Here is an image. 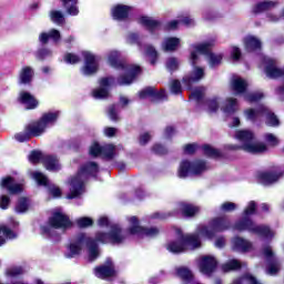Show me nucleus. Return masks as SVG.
Listing matches in <instances>:
<instances>
[{
	"instance_id": "51",
	"label": "nucleus",
	"mask_w": 284,
	"mask_h": 284,
	"mask_svg": "<svg viewBox=\"0 0 284 284\" xmlns=\"http://www.w3.org/2000/svg\"><path fill=\"white\" fill-rule=\"evenodd\" d=\"M166 70H169V72H174V70H179V59L176 58H169L166 60Z\"/></svg>"
},
{
	"instance_id": "4",
	"label": "nucleus",
	"mask_w": 284,
	"mask_h": 284,
	"mask_svg": "<svg viewBox=\"0 0 284 284\" xmlns=\"http://www.w3.org/2000/svg\"><path fill=\"white\" fill-rule=\"evenodd\" d=\"M255 212H256V202L254 201L248 202V204L244 210V219L236 222L233 225V230L235 232H245V231L252 232L253 234H257V236H261L265 241H272L276 233L272 231L270 226H265V225L258 226L254 224V222H252L250 217H247V216H252V214H254Z\"/></svg>"
},
{
	"instance_id": "50",
	"label": "nucleus",
	"mask_w": 284,
	"mask_h": 284,
	"mask_svg": "<svg viewBox=\"0 0 284 284\" xmlns=\"http://www.w3.org/2000/svg\"><path fill=\"white\" fill-rule=\"evenodd\" d=\"M203 150L206 156H212L213 159H219V156H221V151H219L217 149H214L211 145H204Z\"/></svg>"
},
{
	"instance_id": "58",
	"label": "nucleus",
	"mask_w": 284,
	"mask_h": 284,
	"mask_svg": "<svg viewBox=\"0 0 284 284\" xmlns=\"http://www.w3.org/2000/svg\"><path fill=\"white\" fill-rule=\"evenodd\" d=\"M9 205H10V197L8 195H1L0 196V207H1V210H8Z\"/></svg>"
},
{
	"instance_id": "61",
	"label": "nucleus",
	"mask_w": 284,
	"mask_h": 284,
	"mask_svg": "<svg viewBox=\"0 0 284 284\" xmlns=\"http://www.w3.org/2000/svg\"><path fill=\"white\" fill-rule=\"evenodd\" d=\"M153 152H155V154H165V152H168V149H165V146L161 144H155L153 146Z\"/></svg>"
},
{
	"instance_id": "53",
	"label": "nucleus",
	"mask_w": 284,
	"mask_h": 284,
	"mask_svg": "<svg viewBox=\"0 0 284 284\" xmlns=\"http://www.w3.org/2000/svg\"><path fill=\"white\" fill-rule=\"evenodd\" d=\"M170 90H171L172 94H181V92H182L181 82H179V80H172Z\"/></svg>"
},
{
	"instance_id": "62",
	"label": "nucleus",
	"mask_w": 284,
	"mask_h": 284,
	"mask_svg": "<svg viewBox=\"0 0 284 284\" xmlns=\"http://www.w3.org/2000/svg\"><path fill=\"white\" fill-rule=\"evenodd\" d=\"M185 154H194L196 152V144H187L184 146Z\"/></svg>"
},
{
	"instance_id": "55",
	"label": "nucleus",
	"mask_w": 284,
	"mask_h": 284,
	"mask_svg": "<svg viewBox=\"0 0 284 284\" xmlns=\"http://www.w3.org/2000/svg\"><path fill=\"white\" fill-rule=\"evenodd\" d=\"M79 227H90L92 225L93 221L90 217H81L77 221Z\"/></svg>"
},
{
	"instance_id": "63",
	"label": "nucleus",
	"mask_w": 284,
	"mask_h": 284,
	"mask_svg": "<svg viewBox=\"0 0 284 284\" xmlns=\"http://www.w3.org/2000/svg\"><path fill=\"white\" fill-rule=\"evenodd\" d=\"M116 134V129L115 128H105L104 129V136L112 138Z\"/></svg>"
},
{
	"instance_id": "31",
	"label": "nucleus",
	"mask_w": 284,
	"mask_h": 284,
	"mask_svg": "<svg viewBox=\"0 0 284 284\" xmlns=\"http://www.w3.org/2000/svg\"><path fill=\"white\" fill-rule=\"evenodd\" d=\"M231 90L235 92V94H245L247 90V81L239 75H234L231 79Z\"/></svg>"
},
{
	"instance_id": "47",
	"label": "nucleus",
	"mask_w": 284,
	"mask_h": 284,
	"mask_svg": "<svg viewBox=\"0 0 284 284\" xmlns=\"http://www.w3.org/2000/svg\"><path fill=\"white\" fill-rule=\"evenodd\" d=\"M241 267V262L237 260H231L223 264L222 270L223 272H232V270H239Z\"/></svg>"
},
{
	"instance_id": "52",
	"label": "nucleus",
	"mask_w": 284,
	"mask_h": 284,
	"mask_svg": "<svg viewBox=\"0 0 284 284\" xmlns=\"http://www.w3.org/2000/svg\"><path fill=\"white\" fill-rule=\"evenodd\" d=\"M64 61L65 63H70L71 65H74L75 63H79L81 61V58L74 53H67L64 54Z\"/></svg>"
},
{
	"instance_id": "48",
	"label": "nucleus",
	"mask_w": 284,
	"mask_h": 284,
	"mask_svg": "<svg viewBox=\"0 0 284 284\" xmlns=\"http://www.w3.org/2000/svg\"><path fill=\"white\" fill-rule=\"evenodd\" d=\"M14 139L16 141H18V143H24V141H30V139H32V135L28 131V126H26L24 131L17 133L14 135Z\"/></svg>"
},
{
	"instance_id": "18",
	"label": "nucleus",
	"mask_w": 284,
	"mask_h": 284,
	"mask_svg": "<svg viewBox=\"0 0 284 284\" xmlns=\"http://www.w3.org/2000/svg\"><path fill=\"white\" fill-rule=\"evenodd\" d=\"M31 176L38 183V185H43L44 187L49 185V193L51 194V196H53V199H59V196H61V189H59V186L54 184H50V180H48V176H45V174L39 171H34L31 173Z\"/></svg>"
},
{
	"instance_id": "24",
	"label": "nucleus",
	"mask_w": 284,
	"mask_h": 284,
	"mask_svg": "<svg viewBox=\"0 0 284 284\" xmlns=\"http://www.w3.org/2000/svg\"><path fill=\"white\" fill-rule=\"evenodd\" d=\"M115 274L116 271H114V264H112V261L110 260L106 261L105 265L94 268L97 278H112Z\"/></svg>"
},
{
	"instance_id": "3",
	"label": "nucleus",
	"mask_w": 284,
	"mask_h": 284,
	"mask_svg": "<svg viewBox=\"0 0 284 284\" xmlns=\"http://www.w3.org/2000/svg\"><path fill=\"white\" fill-rule=\"evenodd\" d=\"M209 45H214V41H204L191 45L190 63L192 65V70L190 74L185 75L182 80L184 88H186V90H191V93L195 90L192 89V84L199 83V81L205 79V69L199 67L201 61V57H199V54H205Z\"/></svg>"
},
{
	"instance_id": "11",
	"label": "nucleus",
	"mask_w": 284,
	"mask_h": 284,
	"mask_svg": "<svg viewBox=\"0 0 284 284\" xmlns=\"http://www.w3.org/2000/svg\"><path fill=\"white\" fill-rule=\"evenodd\" d=\"M72 225L70 217L63 213L60 209H57L52 216L49 219V225L42 226L43 234L52 236L53 230H65Z\"/></svg>"
},
{
	"instance_id": "26",
	"label": "nucleus",
	"mask_w": 284,
	"mask_h": 284,
	"mask_svg": "<svg viewBox=\"0 0 284 284\" xmlns=\"http://www.w3.org/2000/svg\"><path fill=\"white\" fill-rule=\"evenodd\" d=\"M206 41H213V44L207 47V51L204 53H199L200 54H204L206 57L207 63L210 65V68H216V65L221 64V61H223V55L221 53L216 54V53H212L210 52V50L212 48H214L216 40L215 39H211V40H206Z\"/></svg>"
},
{
	"instance_id": "22",
	"label": "nucleus",
	"mask_w": 284,
	"mask_h": 284,
	"mask_svg": "<svg viewBox=\"0 0 284 284\" xmlns=\"http://www.w3.org/2000/svg\"><path fill=\"white\" fill-rule=\"evenodd\" d=\"M282 176L283 173L278 171V169L274 171H263L257 174V179L263 185H272V183H276Z\"/></svg>"
},
{
	"instance_id": "5",
	"label": "nucleus",
	"mask_w": 284,
	"mask_h": 284,
	"mask_svg": "<svg viewBox=\"0 0 284 284\" xmlns=\"http://www.w3.org/2000/svg\"><path fill=\"white\" fill-rule=\"evenodd\" d=\"M108 63L111 68L121 70L122 74L118 78V85H130L136 79V74L141 73V67L125 64L121 61V52L116 50H111L106 54Z\"/></svg>"
},
{
	"instance_id": "45",
	"label": "nucleus",
	"mask_w": 284,
	"mask_h": 284,
	"mask_svg": "<svg viewBox=\"0 0 284 284\" xmlns=\"http://www.w3.org/2000/svg\"><path fill=\"white\" fill-rule=\"evenodd\" d=\"M50 17H51V21L53 23H57V26H62V23L65 22V18L63 17V12L61 11H51L50 13Z\"/></svg>"
},
{
	"instance_id": "19",
	"label": "nucleus",
	"mask_w": 284,
	"mask_h": 284,
	"mask_svg": "<svg viewBox=\"0 0 284 284\" xmlns=\"http://www.w3.org/2000/svg\"><path fill=\"white\" fill-rule=\"evenodd\" d=\"M197 265L201 274L210 276L216 270V258L212 255H205L197 260Z\"/></svg>"
},
{
	"instance_id": "25",
	"label": "nucleus",
	"mask_w": 284,
	"mask_h": 284,
	"mask_svg": "<svg viewBox=\"0 0 284 284\" xmlns=\"http://www.w3.org/2000/svg\"><path fill=\"white\" fill-rule=\"evenodd\" d=\"M0 187L8 190L9 194H21L23 191V184L14 183V179L6 176L1 180Z\"/></svg>"
},
{
	"instance_id": "36",
	"label": "nucleus",
	"mask_w": 284,
	"mask_h": 284,
	"mask_svg": "<svg viewBox=\"0 0 284 284\" xmlns=\"http://www.w3.org/2000/svg\"><path fill=\"white\" fill-rule=\"evenodd\" d=\"M244 47L246 52H256L261 50V40L254 36H247L244 38Z\"/></svg>"
},
{
	"instance_id": "12",
	"label": "nucleus",
	"mask_w": 284,
	"mask_h": 284,
	"mask_svg": "<svg viewBox=\"0 0 284 284\" xmlns=\"http://www.w3.org/2000/svg\"><path fill=\"white\" fill-rule=\"evenodd\" d=\"M262 63L268 79H283L282 85L277 89V94H284V68H278L276 60L272 58L262 57Z\"/></svg>"
},
{
	"instance_id": "41",
	"label": "nucleus",
	"mask_w": 284,
	"mask_h": 284,
	"mask_svg": "<svg viewBox=\"0 0 284 284\" xmlns=\"http://www.w3.org/2000/svg\"><path fill=\"white\" fill-rule=\"evenodd\" d=\"M276 6H278V1H263V2H258L254 8H253V12L255 14H258V12H265L266 10H273V8H276Z\"/></svg>"
},
{
	"instance_id": "16",
	"label": "nucleus",
	"mask_w": 284,
	"mask_h": 284,
	"mask_svg": "<svg viewBox=\"0 0 284 284\" xmlns=\"http://www.w3.org/2000/svg\"><path fill=\"white\" fill-rule=\"evenodd\" d=\"M119 148L113 144H105L101 146L99 143L93 142L89 149L91 156H103V159H114Z\"/></svg>"
},
{
	"instance_id": "32",
	"label": "nucleus",
	"mask_w": 284,
	"mask_h": 284,
	"mask_svg": "<svg viewBox=\"0 0 284 284\" xmlns=\"http://www.w3.org/2000/svg\"><path fill=\"white\" fill-rule=\"evenodd\" d=\"M221 110L226 116L239 112V100L234 98H227L225 102H222Z\"/></svg>"
},
{
	"instance_id": "56",
	"label": "nucleus",
	"mask_w": 284,
	"mask_h": 284,
	"mask_svg": "<svg viewBox=\"0 0 284 284\" xmlns=\"http://www.w3.org/2000/svg\"><path fill=\"white\" fill-rule=\"evenodd\" d=\"M222 212H234L236 210V204L232 202H225L221 205Z\"/></svg>"
},
{
	"instance_id": "42",
	"label": "nucleus",
	"mask_w": 284,
	"mask_h": 284,
	"mask_svg": "<svg viewBox=\"0 0 284 284\" xmlns=\"http://www.w3.org/2000/svg\"><path fill=\"white\" fill-rule=\"evenodd\" d=\"M140 23L144 26V28H148L151 32L156 30L159 28V21L148 17V16H142L140 18Z\"/></svg>"
},
{
	"instance_id": "15",
	"label": "nucleus",
	"mask_w": 284,
	"mask_h": 284,
	"mask_svg": "<svg viewBox=\"0 0 284 284\" xmlns=\"http://www.w3.org/2000/svg\"><path fill=\"white\" fill-rule=\"evenodd\" d=\"M160 230L158 227L144 229L139 225V219L136 216L129 217V234L136 236H158Z\"/></svg>"
},
{
	"instance_id": "23",
	"label": "nucleus",
	"mask_w": 284,
	"mask_h": 284,
	"mask_svg": "<svg viewBox=\"0 0 284 284\" xmlns=\"http://www.w3.org/2000/svg\"><path fill=\"white\" fill-rule=\"evenodd\" d=\"M19 103L24 105L27 110H34V108L39 106V101L34 95H32L28 91H20L19 97H18Z\"/></svg>"
},
{
	"instance_id": "35",
	"label": "nucleus",
	"mask_w": 284,
	"mask_h": 284,
	"mask_svg": "<svg viewBox=\"0 0 284 284\" xmlns=\"http://www.w3.org/2000/svg\"><path fill=\"white\" fill-rule=\"evenodd\" d=\"M180 45L181 39L176 37H168L162 42V50H164V52H174L175 50H179Z\"/></svg>"
},
{
	"instance_id": "30",
	"label": "nucleus",
	"mask_w": 284,
	"mask_h": 284,
	"mask_svg": "<svg viewBox=\"0 0 284 284\" xmlns=\"http://www.w3.org/2000/svg\"><path fill=\"white\" fill-rule=\"evenodd\" d=\"M17 239V232L6 224H0V247Z\"/></svg>"
},
{
	"instance_id": "17",
	"label": "nucleus",
	"mask_w": 284,
	"mask_h": 284,
	"mask_svg": "<svg viewBox=\"0 0 284 284\" xmlns=\"http://www.w3.org/2000/svg\"><path fill=\"white\" fill-rule=\"evenodd\" d=\"M82 57L84 60V64L81 68V72L84 77H90L95 74L99 70V57L94 55V53L90 51H83Z\"/></svg>"
},
{
	"instance_id": "6",
	"label": "nucleus",
	"mask_w": 284,
	"mask_h": 284,
	"mask_svg": "<svg viewBox=\"0 0 284 284\" xmlns=\"http://www.w3.org/2000/svg\"><path fill=\"white\" fill-rule=\"evenodd\" d=\"M99 172V165L94 162L84 164L78 173L69 180V193L67 199H78L83 192H85V180L88 176H97Z\"/></svg>"
},
{
	"instance_id": "59",
	"label": "nucleus",
	"mask_w": 284,
	"mask_h": 284,
	"mask_svg": "<svg viewBox=\"0 0 284 284\" xmlns=\"http://www.w3.org/2000/svg\"><path fill=\"white\" fill-rule=\"evenodd\" d=\"M109 118L111 119V121H119V115H116V106H110L109 108Z\"/></svg>"
},
{
	"instance_id": "9",
	"label": "nucleus",
	"mask_w": 284,
	"mask_h": 284,
	"mask_svg": "<svg viewBox=\"0 0 284 284\" xmlns=\"http://www.w3.org/2000/svg\"><path fill=\"white\" fill-rule=\"evenodd\" d=\"M59 119V112L44 113L38 121L31 122L27 125V132L31 136H41L47 128H52Z\"/></svg>"
},
{
	"instance_id": "10",
	"label": "nucleus",
	"mask_w": 284,
	"mask_h": 284,
	"mask_svg": "<svg viewBox=\"0 0 284 284\" xmlns=\"http://www.w3.org/2000/svg\"><path fill=\"white\" fill-rule=\"evenodd\" d=\"M207 172V163L203 160H195L193 162L184 160L180 163L178 170V176L180 179H186V176H196Z\"/></svg>"
},
{
	"instance_id": "1",
	"label": "nucleus",
	"mask_w": 284,
	"mask_h": 284,
	"mask_svg": "<svg viewBox=\"0 0 284 284\" xmlns=\"http://www.w3.org/2000/svg\"><path fill=\"white\" fill-rule=\"evenodd\" d=\"M98 225L99 227H110V232H98L95 237L87 236L83 233L79 234L69 245V253L67 254L69 258L81 254L83 247H88L89 261H97L99 258V243L119 245L128 239V232L121 230L118 224H112L108 216H101L98 220Z\"/></svg>"
},
{
	"instance_id": "33",
	"label": "nucleus",
	"mask_w": 284,
	"mask_h": 284,
	"mask_svg": "<svg viewBox=\"0 0 284 284\" xmlns=\"http://www.w3.org/2000/svg\"><path fill=\"white\" fill-rule=\"evenodd\" d=\"M265 105H261L257 109H245L243 114L246 121H251V123H256L260 116H263L265 110Z\"/></svg>"
},
{
	"instance_id": "54",
	"label": "nucleus",
	"mask_w": 284,
	"mask_h": 284,
	"mask_svg": "<svg viewBox=\"0 0 284 284\" xmlns=\"http://www.w3.org/2000/svg\"><path fill=\"white\" fill-rule=\"evenodd\" d=\"M264 139L266 141V143H268V145H278V138H276V135L272 134V133H267L264 135Z\"/></svg>"
},
{
	"instance_id": "34",
	"label": "nucleus",
	"mask_w": 284,
	"mask_h": 284,
	"mask_svg": "<svg viewBox=\"0 0 284 284\" xmlns=\"http://www.w3.org/2000/svg\"><path fill=\"white\" fill-rule=\"evenodd\" d=\"M32 79H34V69L32 67H22L19 72V83L28 85L32 83Z\"/></svg>"
},
{
	"instance_id": "21",
	"label": "nucleus",
	"mask_w": 284,
	"mask_h": 284,
	"mask_svg": "<svg viewBox=\"0 0 284 284\" xmlns=\"http://www.w3.org/2000/svg\"><path fill=\"white\" fill-rule=\"evenodd\" d=\"M262 252L263 256L271 262L268 264L266 273L270 274V276H275V274H278V270H281V266L278 265V262H276L274 251H272L271 246H265Z\"/></svg>"
},
{
	"instance_id": "44",
	"label": "nucleus",
	"mask_w": 284,
	"mask_h": 284,
	"mask_svg": "<svg viewBox=\"0 0 284 284\" xmlns=\"http://www.w3.org/2000/svg\"><path fill=\"white\" fill-rule=\"evenodd\" d=\"M29 209H30V201L26 197H20L16 205V212H18V214H23L28 212Z\"/></svg>"
},
{
	"instance_id": "49",
	"label": "nucleus",
	"mask_w": 284,
	"mask_h": 284,
	"mask_svg": "<svg viewBox=\"0 0 284 284\" xmlns=\"http://www.w3.org/2000/svg\"><path fill=\"white\" fill-rule=\"evenodd\" d=\"M232 284H260L256 277L246 274L240 280H235Z\"/></svg>"
},
{
	"instance_id": "29",
	"label": "nucleus",
	"mask_w": 284,
	"mask_h": 284,
	"mask_svg": "<svg viewBox=\"0 0 284 284\" xmlns=\"http://www.w3.org/2000/svg\"><path fill=\"white\" fill-rule=\"evenodd\" d=\"M231 247L234 252H250V250H252V242L243 237L235 236L231 240Z\"/></svg>"
},
{
	"instance_id": "8",
	"label": "nucleus",
	"mask_w": 284,
	"mask_h": 284,
	"mask_svg": "<svg viewBox=\"0 0 284 284\" xmlns=\"http://www.w3.org/2000/svg\"><path fill=\"white\" fill-rule=\"evenodd\" d=\"M205 97V88L199 87L193 90L190 94L191 101H197L200 108L207 112L209 114H216L223 105V100L220 97H213L209 100L203 101Z\"/></svg>"
},
{
	"instance_id": "60",
	"label": "nucleus",
	"mask_w": 284,
	"mask_h": 284,
	"mask_svg": "<svg viewBox=\"0 0 284 284\" xmlns=\"http://www.w3.org/2000/svg\"><path fill=\"white\" fill-rule=\"evenodd\" d=\"M52 54V51L48 49H42L38 52V59H48Z\"/></svg>"
},
{
	"instance_id": "13",
	"label": "nucleus",
	"mask_w": 284,
	"mask_h": 284,
	"mask_svg": "<svg viewBox=\"0 0 284 284\" xmlns=\"http://www.w3.org/2000/svg\"><path fill=\"white\" fill-rule=\"evenodd\" d=\"M29 161L30 163H39V161H42L49 172H59V170H61V164L55 156L44 155L41 151H32L29 155Z\"/></svg>"
},
{
	"instance_id": "7",
	"label": "nucleus",
	"mask_w": 284,
	"mask_h": 284,
	"mask_svg": "<svg viewBox=\"0 0 284 284\" xmlns=\"http://www.w3.org/2000/svg\"><path fill=\"white\" fill-rule=\"evenodd\" d=\"M235 139L240 142V149L250 154H263L267 152V145L263 142L256 141L254 132L251 130H237Z\"/></svg>"
},
{
	"instance_id": "20",
	"label": "nucleus",
	"mask_w": 284,
	"mask_h": 284,
	"mask_svg": "<svg viewBox=\"0 0 284 284\" xmlns=\"http://www.w3.org/2000/svg\"><path fill=\"white\" fill-rule=\"evenodd\" d=\"M112 85H114V78H102L100 80V87L92 92L94 99H108Z\"/></svg>"
},
{
	"instance_id": "64",
	"label": "nucleus",
	"mask_w": 284,
	"mask_h": 284,
	"mask_svg": "<svg viewBox=\"0 0 284 284\" xmlns=\"http://www.w3.org/2000/svg\"><path fill=\"white\" fill-rule=\"evenodd\" d=\"M150 139H152V136L150 135V133H144L140 136V144L141 145H145V143H148V141H150Z\"/></svg>"
},
{
	"instance_id": "57",
	"label": "nucleus",
	"mask_w": 284,
	"mask_h": 284,
	"mask_svg": "<svg viewBox=\"0 0 284 284\" xmlns=\"http://www.w3.org/2000/svg\"><path fill=\"white\" fill-rule=\"evenodd\" d=\"M231 57L233 61H239L241 59V49L239 47H232Z\"/></svg>"
},
{
	"instance_id": "28",
	"label": "nucleus",
	"mask_w": 284,
	"mask_h": 284,
	"mask_svg": "<svg viewBox=\"0 0 284 284\" xmlns=\"http://www.w3.org/2000/svg\"><path fill=\"white\" fill-rule=\"evenodd\" d=\"M140 99H152V101H161L165 99V91H156L154 88H146L139 92Z\"/></svg>"
},
{
	"instance_id": "39",
	"label": "nucleus",
	"mask_w": 284,
	"mask_h": 284,
	"mask_svg": "<svg viewBox=\"0 0 284 284\" xmlns=\"http://www.w3.org/2000/svg\"><path fill=\"white\" fill-rule=\"evenodd\" d=\"M179 210L180 212H182L183 216H196V214L201 212V209L199 206L189 203H181L179 205Z\"/></svg>"
},
{
	"instance_id": "38",
	"label": "nucleus",
	"mask_w": 284,
	"mask_h": 284,
	"mask_svg": "<svg viewBox=\"0 0 284 284\" xmlns=\"http://www.w3.org/2000/svg\"><path fill=\"white\" fill-rule=\"evenodd\" d=\"M181 23L183 26H194V19H192L187 16H181V17H179L178 20H172L171 22H169L168 28H169V30H176V28H179V26H181Z\"/></svg>"
},
{
	"instance_id": "46",
	"label": "nucleus",
	"mask_w": 284,
	"mask_h": 284,
	"mask_svg": "<svg viewBox=\"0 0 284 284\" xmlns=\"http://www.w3.org/2000/svg\"><path fill=\"white\" fill-rule=\"evenodd\" d=\"M244 98L248 103H256V101H261V99H263V92H248L244 94Z\"/></svg>"
},
{
	"instance_id": "27",
	"label": "nucleus",
	"mask_w": 284,
	"mask_h": 284,
	"mask_svg": "<svg viewBox=\"0 0 284 284\" xmlns=\"http://www.w3.org/2000/svg\"><path fill=\"white\" fill-rule=\"evenodd\" d=\"M132 8L125 4H118L111 9V14L115 21H125L130 17Z\"/></svg>"
},
{
	"instance_id": "14",
	"label": "nucleus",
	"mask_w": 284,
	"mask_h": 284,
	"mask_svg": "<svg viewBox=\"0 0 284 284\" xmlns=\"http://www.w3.org/2000/svg\"><path fill=\"white\" fill-rule=\"evenodd\" d=\"M128 43L131 44H136L139 45L140 50L143 52L144 57H146V59H149L150 63L152 65H154V63H156V60L159 59V52L156 51V49L154 47H152V44H146L143 47V44H141V38H139V34L136 33H130L128 36Z\"/></svg>"
},
{
	"instance_id": "37",
	"label": "nucleus",
	"mask_w": 284,
	"mask_h": 284,
	"mask_svg": "<svg viewBox=\"0 0 284 284\" xmlns=\"http://www.w3.org/2000/svg\"><path fill=\"white\" fill-rule=\"evenodd\" d=\"M49 39H52L54 43H59L61 41V32L57 29H52L49 32H43L39 37L40 43H48Z\"/></svg>"
},
{
	"instance_id": "40",
	"label": "nucleus",
	"mask_w": 284,
	"mask_h": 284,
	"mask_svg": "<svg viewBox=\"0 0 284 284\" xmlns=\"http://www.w3.org/2000/svg\"><path fill=\"white\" fill-rule=\"evenodd\" d=\"M79 0H62V6L71 17L79 14Z\"/></svg>"
},
{
	"instance_id": "43",
	"label": "nucleus",
	"mask_w": 284,
	"mask_h": 284,
	"mask_svg": "<svg viewBox=\"0 0 284 284\" xmlns=\"http://www.w3.org/2000/svg\"><path fill=\"white\" fill-rule=\"evenodd\" d=\"M263 116H266V124L271 128H276L278 125V118L267 106L264 108V114Z\"/></svg>"
},
{
	"instance_id": "2",
	"label": "nucleus",
	"mask_w": 284,
	"mask_h": 284,
	"mask_svg": "<svg viewBox=\"0 0 284 284\" xmlns=\"http://www.w3.org/2000/svg\"><path fill=\"white\" fill-rule=\"evenodd\" d=\"M230 227L231 223L227 217H216L210 222L209 226H197L194 234H183L180 229H176V240L170 241L166 244V250L172 254L193 252V250L201 247V239H213L216 232H225Z\"/></svg>"
}]
</instances>
